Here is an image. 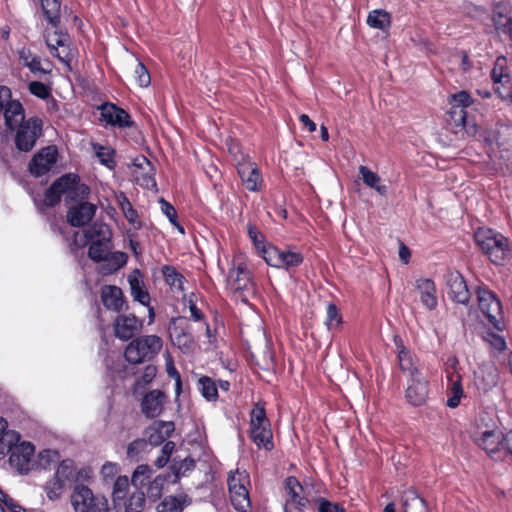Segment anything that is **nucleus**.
Wrapping results in <instances>:
<instances>
[{"label": "nucleus", "instance_id": "nucleus-19", "mask_svg": "<svg viewBox=\"0 0 512 512\" xmlns=\"http://www.w3.org/2000/svg\"><path fill=\"white\" fill-rule=\"evenodd\" d=\"M101 118L107 124L117 126L119 128H126L133 126V121L130 115L122 108L112 103H104L101 108Z\"/></svg>", "mask_w": 512, "mask_h": 512}, {"label": "nucleus", "instance_id": "nucleus-47", "mask_svg": "<svg viewBox=\"0 0 512 512\" xmlns=\"http://www.w3.org/2000/svg\"><path fill=\"white\" fill-rule=\"evenodd\" d=\"M110 249V241L91 242L88 256L94 262H103Z\"/></svg>", "mask_w": 512, "mask_h": 512}, {"label": "nucleus", "instance_id": "nucleus-22", "mask_svg": "<svg viewBox=\"0 0 512 512\" xmlns=\"http://www.w3.org/2000/svg\"><path fill=\"white\" fill-rule=\"evenodd\" d=\"M237 171L247 190L255 192L260 189L261 177L255 163L248 160L239 161Z\"/></svg>", "mask_w": 512, "mask_h": 512}, {"label": "nucleus", "instance_id": "nucleus-11", "mask_svg": "<svg viewBox=\"0 0 512 512\" xmlns=\"http://www.w3.org/2000/svg\"><path fill=\"white\" fill-rule=\"evenodd\" d=\"M478 306L481 312L487 317L493 327L499 331L505 329V323L501 316V303L496 295L483 287L476 290Z\"/></svg>", "mask_w": 512, "mask_h": 512}, {"label": "nucleus", "instance_id": "nucleus-50", "mask_svg": "<svg viewBox=\"0 0 512 512\" xmlns=\"http://www.w3.org/2000/svg\"><path fill=\"white\" fill-rule=\"evenodd\" d=\"M491 76L494 83L503 80L505 77L511 76L509 69L507 67V60L505 57L500 56L496 59L494 67L491 72Z\"/></svg>", "mask_w": 512, "mask_h": 512}, {"label": "nucleus", "instance_id": "nucleus-23", "mask_svg": "<svg viewBox=\"0 0 512 512\" xmlns=\"http://www.w3.org/2000/svg\"><path fill=\"white\" fill-rule=\"evenodd\" d=\"M96 205L89 202H80L69 208L67 212L68 222L75 227L86 225L95 215Z\"/></svg>", "mask_w": 512, "mask_h": 512}, {"label": "nucleus", "instance_id": "nucleus-15", "mask_svg": "<svg viewBox=\"0 0 512 512\" xmlns=\"http://www.w3.org/2000/svg\"><path fill=\"white\" fill-rule=\"evenodd\" d=\"M45 41L50 53L69 66L74 58V50L71 47L68 34H47Z\"/></svg>", "mask_w": 512, "mask_h": 512}, {"label": "nucleus", "instance_id": "nucleus-1", "mask_svg": "<svg viewBox=\"0 0 512 512\" xmlns=\"http://www.w3.org/2000/svg\"><path fill=\"white\" fill-rule=\"evenodd\" d=\"M474 240L480 250L495 265L503 266L510 257L509 240L493 229L480 227L474 233Z\"/></svg>", "mask_w": 512, "mask_h": 512}, {"label": "nucleus", "instance_id": "nucleus-21", "mask_svg": "<svg viewBox=\"0 0 512 512\" xmlns=\"http://www.w3.org/2000/svg\"><path fill=\"white\" fill-rule=\"evenodd\" d=\"M166 400V395L162 391L152 390L143 397L141 411L147 418H155L162 413Z\"/></svg>", "mask_w": 512, "mask_h": 512}, {"label": "nucleus", "instance_id": "nucleus-56", "mask_svg": "<svg viewBox=\"0 0 512 512\" xmlns=\"http://www.w3.org/2000/svg\"><path fill=\"white\" fill-rule=\"evenodd\" d=\"M134 77L140 87H147L151 82V77L147 68L138 60H136Z\"/></svg>", "mask_w": 512, "mask_h": 512}, {"label": "nucleus", "instance_id": "nucleus-16", "mask_svg": "<svg viewBox=\"0 0 512 512\" xmlns=\"http://www.w3.org/2000/svg\"><path fill=\"white\" fill-rule=\"evenodd\" d=\"M136 182L146 189H156L155 167L143 155L137 156L132 162Z\"/></svg>", "mask_w": 512, "mask_h": 512}, {"label": "nucleus", "instance_id": "nucleus-34", "mask_svg": "<svg viewBox=\"0 0 512 512\" xmlns=\"http://www.w3.org/2000/svg\"><path fill=\"white\" fill-rule=\"evenodd\" d=\"M20 439L21 435L14 430H9L6 419L0 417V458H4L8 454L11 445Z\"/></svg>", "mask_w": 512, "mask_h": 512}, {"label": "nucleus", "instance_id": "nucleus-40", "mask_svg": "<svg viewBox=\"0 0 512 512\" xmlns=\"http://www.w3.org/2000/svg\"><path fill=\"white\" fill-rule=\"evenodd\" d=\"M448 378L451 382V385L448 389V399L446 404L450 408H456L464 395V391L461 384V377L460 375L457 374L455 376H448Z\"/></svg>", "mask_w": 512, "mask_h": 512}, {"label": "nucleus", "instance_id": "nucleus-35", "mask_svg": "<svg viewBox=\"0 0 512 512\" xmlns=\"http://www.w3.org/2000/svg\"><path fill=\"white\" fill-rule=\"evenodd\" d=\"M359 175L364 184L374 189L379 195L385 196L388 192V187L382 183L379 175L366 166L359 167Z\"/></svg>", "mask_w": 512, "mask_h": 512}, {"label": "nucleus", "instance_id": "nucleus-38", "mask_svg": "<svg viewBox=\"0 0 512 512\" xmlns=\"http://www.w3.org/2000/svg\"><path fill=\"white\" fill-rule=\"evenodd\" d=\"M84 236L91 242H102L111 240V230L109 226L102 222H95L84 231Z\"/></svg>", "mask_w": 512, "mask_h": 512}, {"label": "nucleus", "instance_id": "nucleus-58", "mask_svg": "<svg viewBox=\"0 0 512 512\" xmlns=\"http://www.w3.org/2000/svg\"><path fill=\"white\" fill-rule=\"evenodd\" d=\"M151 468L148 465H139L132 475V483L135 486H142L150 478Z\"/></svg>", "mask_w": 512, "mask_h": 512}, {"label": "nucleus", "instance_id": "nucleus-17", "mask_svg": "<svg viewBox=\"0 0 512 512\" xmlns=\"http://www.w3.org/2000/svg\"><path fill=\"white\" fill-rule=\"evenodd\" d=\"M143 321L133 314L118 315L114 322L115 336L121 340H129L138 333Z\"/></svg>", "mask_w": 512, "mask_h": 512}, {"label": "nucleus", "instance_id": "nucleus-32", "mask_svg": "<svg viewBox=\"0 0 512 512\" xmlns=\"http://www.w3.org/2000/svg\"><path fill=\"white\" fill-rule=\"evenodd\" d=\"M128 282L130 285L131 295L134 300L138 301L142 305L148 306L150 295L144 287V283L141 279V273L138 269H135L129 274Z\"/></svg>", "mask_w": 512, "mask_h": 512}, {"label": "nucleus", "instance_id": "nucleus-59", "mask_svg": "<svg viewBox=\"0 0 512 512\" xmlns=\"http://www.w3.org/2000/svg\"><path fill=\"white\" fill-rule=\"evenodd\" d=\"M119 204L127 221L131 224H135L138 214L136 210L132 207L129 200L125 196L121 195V198L119 199Z\"/></svg>", "mask_w": 512, "mask_h": 512}, {"label": "nucleus", "instance_id": "nucleus-30", "mask_svg": "<svg viewBox=\"0 0 512 512\" xmlns=\"http://www.w3.org/2000/svg\"><path fill=\"white\" fill-rule=\"evenodd\" d=\"M101 299L103 305L115 312H120L124 307V298L122 290L117 286L106 285L102 288Z\"/></svg>", "mask_w": 512, "mask_h": 512}, {"label": "nucleus", "instance_id": "nucleus-42", "mask_svg": "<svg viewBox=\"0 0 512 512\" xmlns=\"http://www.w3.org/2000/svg\"><path fill=\"white\" fill-rule=\"evenodd\" d=\"M129 487V480L126 476H120L114 482L112 497L115 508L121 507L122 501L129 494Z\"/></svg>", "mask_w": 512, "mask_h": 512}, {"label": "nucleus", "instance_id": "nucleus-31", "mask_svg": "<svg viewBox=\"0 0 512 512\" xmlns=\"http://www.w3.org/2000/svg\"><path fill=\"white\" fill-rule=\"evenodd\" d=\"M5 125L8 129L14 130L27 119H25L24 109L19 101L11 100L3 111Z\"/></svg>", "mask_w": 512, "mask_h": 512}, {"label": "nucleus", "instance_id": "nucleus-24", "mask_svg": "<svg viewBox=\"0 0 512 512\" xmlns=\"http://www.w3.org/2000/svg\"><path fill=\"white\" fill-rule=\"evenodd\" d=\"M499 381V373L497 368L490 363L483 364L475 373V385L479 390L488 392L494 388Z\"/></svg>", "mask_w": 512, "mask_h": 512}, {"label": "nucleus", "instance_id": "nucleus-44", "mask_svg": "<svg viewBox=\"0 0 512 512\" xmlns=\"http://www.w3.org/2000/svg\"><path fill=\"white\" fill-rule=\"evenodd\" d=\"M367 23L373 29L385 30L390 26V14L385 10H373L367 17Z\"/></svg>", "mask_w": 512, "mask_h": 512}, {"label": "nucleus", "instance_id": "nucleus-7", "mask_svg": "<svg viewBox=\"0 0 512 512\" xmlns=\"http://www.w3.org/2000/svg\"><path fill=\"white\" fill-rule=\"evenodd\" d=\"M14 145L18 152L29 153L43 134V122L39 117H30L16 127Z\"/></svg>", "mask_w": 512, "mask_h": 512}, {"label": "nucleus", "instance_id": "nucleus-36", "mask_svg": "<svg viewBox=\"0 0 512 512\" xmlns=\"http://www.w3.org/2000/svg\"><path fill=\"white\" fill-rule=\"evenodd\" d=\"M128 256L124 252L116 251V252H108L107 257H105L103 261V265L101 266V271L103 274H111L121 267H123L127 263Z\"/></svg>", "mask_w": 512, "mask_h": 512}, {"label": "nucleus", "instance_id": "nucleus-52", "mask_svg": "<svg viewBox=\"0 0 512 512\" xmlns=\"http://www.w3.org/2000/svg\"><path fill=\"white\" fill-rule=\"evenodd\" d=\"M195 468V461L192 458L186 457L185 459L174 462L171 469L177 479L186 476Z\"/></svg>", "mask_w": 512, "mask_h": 512}, {"label": "nucleus", "instance_id": "nucleus-33", "mask_svg": "<svg viewBox=\"0 0 512 512\" xmlns=\"http://www.w3.org/2000/svg\"><path fill=\"white\" fill-rule=\"evenodd\" d=\"M62 0H41L43 17L49 28L56 29L60 24Z\"/></svg>", "mask_w": 512, "mask_h": 512}, {"label": "nucleus", "instance_id": "nucleus-2", "mask_svg": "<svg viewBox=\"0 0 512 512\" xmlns=\"http://www.w3.org/2000/svg\"><path fill=\"white\" fill-rule=\"evenodd\" d=\"M476 430L472 434L473 442L484 450L491 458H501L505 452L507 433L499 430L495 423L491 425L485 422V417L480 416Z\"/></svg>", "mask_w": 512, "mask_h": 512}, {"label": "nucleus", "instance_id": "nucleus-49", "mask_svg": "<svg viewBox=\"0 0 512 512\" xmlns=\"http://www.w3.org/2000/svg\"><path fill=\"white\" fill-rule=\"evenodd\" d=\"M148 447V442L145 439H136L132 441L127 447V458L132 461H139Z\"/></svg>", "mask_w": 512, "mask_h": 512}, {"label": "nucleus", "instance_id": "nucleus-14", "mask_svg": "<svg viewBox=\"0 0 512 512\" xmlns=\"http://www.w3.org/2000/svg\"><path fill=\"white\" fill-rule=\"evenodd\" d=\"M58 150L56 146L51 145L40 149L29 163V171L35 177H40L48 173L56 164Z\"/></svg>", "mask_w": 512, "mask_h": 512}, {"label": "nucleus", "instance_id": "nucleus-13", "mask_svg": "<svg viewBox=\"0 0 512 512\" xmlns=\"http://www.w3.org/2000/svg\"><path fill=\"white\" fill-rule=\"evenodd\" d=\"M169 330L173 344L183 353H190L193 350L195 343L186 318H173Z\"/></svg>", "mask_w": 512, "mask_h": 512}, {"label": "nucleus", "instance_id": "nucleus-20", "mask_svg": "<svg viewBox=\"0 0 512 512\" xmlns=\"http://www.w3.org/2000/svg\"><path fill=\"white\" fill-rule=\"evenodd\" d=\"M447 286L448 295L453 301L463 305L468 303L470 293L467 284L460 273H449L447 276Z\"/></svg>", "mask_w": 512, "mask_h": 512}, {"label": "nucleus", "instance_id": "nucleus-54", "mask_svg": "<svg viewBox=\"0 0 512 512\" xmlns=\"http://www.w3.org/2000/svg\"><path fill=\"white\" fill-rule=\"evenodd\" d=\"M19 58L25 66L29 67L32 72L43 71L41 69L40 58L33 56L29 50L22 49L19 52Z\"/></svg>", "mask_w": 512, "mask_h": 512}, {"label": "nucleus", "instance_id": "nucleus-46", "mask_svg": "<svg viewBox=\"0 0 512 512\" xmlns=\"http://www.w3.org/2000/svg\"><path fill=\"white\" fill-rule=\"evenodd\" d=\"M92 146L100 163L109 169H113L116 165L114 160L115 150L111 147L102 146L100 144H92Z\"/></svg>", "mask_w": 512, "mask_h": 512}, {"label": "nucleus", "instance_id": "nucleus-61", "mask_svg": "<svg viewBox=\"0 0 512 512\" xmlns=\"http://www.w3.org/2000/svg\"><path fill=\"white\" fill-rule=\"evenodd\" d=\"M398 360L401 370L410 372V376L412 377V372L417 369L413 367V361L410 353L405 349H401L398 352Z\"/></svg>", "mask_w": 512, "mask_h": 512}, {"label": "nucleus", "instance_id": "nucleus-27", "mask_svg": "<svg viewBox=\"0 0 512 512\" xmlns=\"http://www.w3.org/2000/svg\"><path fill=\"white\" fill-rule=\"evenodd\" d=\"M175 426L171 421H155L146 431L148 442L158 446L170 437Z\"/></svg>", "mask_w": 512, "mask_h": 512}, {"label": "nucleus", "instance_id": "nucleus-43", "mask_svg": "<svg viewBox=\"0 0 512 512\" xmlns=\"http://www.w3.org/2000/svg\"><path fill=\"white\" fill-rule=\"evenodd\" d=\"M54 476L65 485L75 480L76 468L72 460H63L57 467Z\"/></svg>", "mask_w": 512, "mask_h": 512}, {"label": "nucleus", "instance_id": "nucleus-12", "mask_svg": "<svg viewBox=\"0 0 512 512\" xmlns=\"http://www.w3.org/2000/svg\"><path fill=\"white\" fill-rule=\"evenodd\" d=\"M35 448L27 441H18L9 448V463L20 474L28 473L32 468Z\"/></svg>", "mask_w": 512, "mask_h": 512}, {"label": "nucleus", "instance_id": "nucleus-57", "mask_svg": "<svg viewBox=\"0 0 512 512\" xmlns=\"http://www.w3.org/2000/svg\"><path fill=\"white\" fill-rule=\"evenodd\" d=\"M157 374V368L154 365H147L142 372L141 376L135 380V388H143L155 378Z\"/></svg>", "mask_w": 512, "mask_h": 512}, {"label": "nucleus", "instance_id": "nucleus-55", "mask_svg": "<svg viewBox=\"0 0 512 512\" xmlns=\"http://www.w3.org/2000/svg\"><path fill=\"white\" fill-rule=\"evenodd\" d=\"M496 142L499 147L503 146L506 150L512 148V127L500 126L497 130Z\"/></svg>", "mask_w": 512, "mask_h": 512}, {"label": "nucleus", "instance_id": "nucleus-39", "mask_svg": "<svg viewBox=\"0 0 512 512\" xmlns=\"http://www.w3.org/2000/svg\"><path fill=\"white\" fill-rule=\"evenodd\" d=\"M145 503L146 498L144 492L135 489L126 496L125 500L122 501L121 506H124L125 512H142Z\"/></svg>", "mask_w": 512, "mask_h": 512}, {"label": "nucleus", "instance_id": "nucleus-26", "mask_svg": "<svg viewBox=\"0 0 512 512\" xmlns=\"http://www.w3.org/2000/svg\"><path fill=\"white\" fill-rule=\"evenodd\" d=\"M415 288L419 293L422 305L428 310L435 309L438 302L434 281L428 278H419L415 282Z\"/></svg>", "mask_w": 512, "mask_h": 512}, {"label": "nucleus", "instance_id": "nucleus-10", "mask_svg": "<svg viewBox=\"0 0 512 512\" xmlns=\"http://www.w3.org/2000/svg\"><path fill=\"white\" fill-rule=\"evenodd\" d=\"M262 256L265 262L278 269L290 270L298 267L303 262L301 253L290 249H280L275 246H263Z\"/></svg>", "mask_w": 512, "mask_h": 512}, {"label": "nucleus", "instance_id": "nucleus-18", "mask_svg": "<svg viewBox=\"0 0 512 512\" xmlns=\"http://www.w3.org/2000/svg\"><path fill=\"white\" fill-rule=\"evenodd\" d=\"M405 396L407 401L414 406H420L425 403L428 396V382L421 376L418 370L412 372Z\"/></svg>", "mask_w": 512, "mask_h": 512}, {"label": "nucleus", "instance_id": "nucleus-4", "mask_svg": "<svg viewBox=\"0 0 512 512\" xmlns=\"http://www.w3.org/2000/svg\"><path fill=\"white\" fill-rule=\"evenodd\" d=\"M227 287L243 303H248L249 298L255 294V284L245 262H233L227 276Z\"/></svg>", "mask_w": 512, "mask_h": 512}, {"label": "nucleus", "instance_id": "nucleus-53", "mask_svg": "<svg viewBox=\"0 0 512 512\" xmlns=\"http://www.w3.org/2000/svg\"><path fill=\"white\" fill-rule=\"evenodd\" d=\"M495 91L503 100L512 103V76L505 77L503 80L494 83Z\"/></svg>", "mask_w": 512, "mask_h": 512}, {"label": "nucleus", "instance_id": "nucleus-25", "mask_svg": "<svg viewBox=\"0 0 512 512\" xmlns=\"http://www.w3.org/2000/svg\"><path fill=\"white\" fill-rule=\"evenodd\" d=\"M285 491L288 498L285 502L284 511L290 510V508L303 510V486L295 477L290 476L285 480Z\"/></svg>", "mask_w": 512, "mask_h": 512}, {"label": "nucleus", "instance_id": "nucleus-5", "mask_svg": "<svg viewBox=\"0 0 512 512\" xmlns=\"http://www.w3.org/2000/svg\"><path fill=\"white\" fill-rule=\"evenodd\" d=\"M163 341L157 335H144L133 339L125 348L124 357L130 364L152 360L162 349Z\"/></svg>", "mask_w": 512, "mask_h": 512}, {"label": "nucleus", "instance_id": "nucleus-9", "mask_svg": "<svg viewBox=\"0 0 512 512\" xmlns=\"http://www.w3.org/2000/svg\"><path fill=\"white\" fill-rule=\"evenodd\" d=\"M89 188L86 185H77L75 177L67 174L56 180L45 193V203L48 206L56 205L63 194H67L68 198H74L78 193L86 195Z\"/></svg>", "mask_w": 512, "mask_h": 512}, {"label": "nucleus", "instance_id": "nucleus-28", "mask_svg": "<svg viewBox=\"0 0 512 512\" xmlns=\"http://www.w3.org/2000/svg\"><path fill=\"white\" fill-rule=\"evenodd\" d=\"M492 22L497 32H512V12L507 3H497L494 6Z\"/></svg>", "mask_w": 512, "mask_h": 512}, {"label": "nucleus", "instance_id": "nucleus-45", "mask_svg": "<svg viewBox=\"0 0 512 512\" xmlns=\"http://www.w3.org/2000/svg\"><path fill=\"white\" fill-rule=\"evenodd\" d=\"M198 390L208 401L216 400L218 389L215 382L208 376H203L198 380Z\"/></svg>", "mask_w": 512, "mask_h": 512}, {"label": "nucleus", "instance_id": "nucleus-63", "mask_svg": "<svg viewBox=\"0 0 512 512\" xmlns=\"http://www.w3.org/2000/svg\"><path fill=\"white\" fill-rule=\"evenodd\" d=\"M0 503L6 506L11 512H26V510L14 501L4 491L0 490Z\"/></svg>", "mask_w": 512, "mask_h": 512}, {"label": "nucleus", "instance_id": "nucleus-3", "mask_svg": "<svg viewBox=\"0 0 512 512\" xmlns=\"http://www.w3.org/2000/svg\"><path fill=\"white\" fill-rule=\"evenodd\" d=\"M472 103L471 96L466 91H460L451 96V109L448 113V123L455 134L461 137L475 136L478 132L477 125L467 119L465 108Z\"/></svg>", "mask_w": 512, "mask_h": 512}, {"label": "nucleus", "instance_id": "nucleus-6", "mask_svg": "<svg viewBox=\"0 0 512 512\" xmlns=\"http://www.w3.org/2000/svg\"><path fill=\"white\" fill-rule=\"evenodd\" d=\"M249 483L250 479L246 471L236 470L228 476L231 504L238 512H251L252 510L249 492L246 487Z\"/></svg>", "mask_w": 512, "mask_h": 512}, {"label": "nucleus", "instance_id": "nucleus-62", "mask_svg": "<svg viewBox=\"0 0 512 512\" xmlns=\"http://www.w3.org/2000/svg\"><path fill=\"white\" fill-rule=\"evenodd\" d=\"M326 325L329 329L336 327L340 323V317L338 315V309L335 304L328 303L326 310Z\"/></svg>", "mask_w": 512, "mask_h": 512}, {"label": "nucleus", "instance_id": "nucleus-64", "mask_svg": "<svg viewBox=\"0 0 512 512\" xmlns=\"http://www.w3.org/2000/svg\"><path fill=\"white\" fill-rule=\"evenodd\" d=\"M318 512H345L339 504L323 499L317 506Z\"/></svg>", "mask_w": 512, "mask_h": 512}, {"label": "nucleus", "instance_id": "nucleus-51", "mask_svg": "<svg viewBox=\"0 0 512 512\" xmlns=\"http://www.w3.org/2000/svg\"><path fill=\"white\" fill-rule=\"evenodd\" d=\"M162 273L169 285L174 286L180 290L184 289V277L179 272H177L174 267L166 265L162 268Z\"/></svg>", "mask_w": 512, "mask_h": 512}, {"label": "nucleus", "instance_id": "nucleus-41", "mask_svg": "<svg viewBox=\"0 0 512 512\" xmlns=\"http://www.w3.org/2000/svg\"><path fill=\"white\" fill-rule=\"evenodd\" d=\"M302 486L304 495V508H307L312 503L317 504L318 506L320 501L324 499L320 496L322 484L318 482L305 481Z\"/></svg>", "mask_w": 512, "mask_h": 512}, {"label": "nucleus", "instance_id": "nucleus-48", "mask_svg": "<svg viewBox=\"0 0 512 512\" xmlns=\"http://www.w3.org/2000/svg\"><path fill=\"white\" fill-rule=\"evenodd\" d=\"M66 486L67 485L53 476L45 483L44 490L49 500L56 501L61 498Z\"/></svg>", "mask_w": 512, "mask_h": 512}, {"label": "nucleus", "instance_id": "nucleus-60", "mask_svg": "<svg viewBox=\"0 0 512 512\" xmlns=\"http://www.w3.org/2000/svg\"><path fill=\"white\" fill-rule=\"evenodd\" d=\"M159 203L161 205V211L167 216L169 221L172 224L176 225L179 228L181 233H184L183 227H181L177 224V221H176L177 214H176L175 208L169 202H167L164 198H161L159 200Z\"/></svg>", "mask_w": 512, "mask_h": 512}, {"label": "nucleus", "instance_id": "nucleus-29", "mask_svg": "<svg viewBox=\"0 0 512 512\" xmlns=\"http://www.w3.org/2000/svg\"><path fill=\"white\" fill-rule=\"evenodd\" d=\"M192 503L191 497L178 493L165 497L157 506V512H183Z\"/></svg>", "mask_w": 512, "mask_h": 512}, {"label": "nucleus", "instance_id": "nucleus-37", "mask_svg": "<svg viewBox=\"0 0 512 512\" xmlns=\"http://www.w3.org/2000/svg\"><path fill=\"white\" fill-rule=\"evenodd\" d=\"M404 512H430L427 502L418 494L409 490L403 496Z\"/></svg>", "mask_w": 512, "mask_h": 512}, {"label": "nucleus", "instance_id": "nucleus-8", "mask_svg": "<svg viewBox=\"0 0 512 512\" xmlns=\"http://www.w3.org/2000/svg\"><path fill=\"white\" fill-rule=\"evenodd\" d=\"M250 437L258 447L273 448L270 422L263 407L256 405L251 412Z\"/></svg>", "mask_w": 512, "mask_h": 512}]
</instances>
